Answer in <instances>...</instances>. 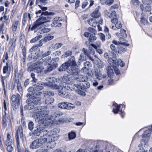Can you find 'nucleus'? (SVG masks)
<instances>
[{
    "instance_id": "obj_1",
    "label": "nucleus",
    "mask_w": 152,
    "mask_h": 152,
    "mask_svg": "<svg viewBox=\"0 0 152 152\" xmlns=\"http://www.w3.org/2000/svg\"><path fill=\"white\" fill-rule=\"evenodd\" d=\"M59 72L66 71L69 75H76L79 73L76 61L74 56H71L67 61L58 68Z\"/></svg>"
},
{
    "instance_id": "obj_2",
    "label": "nucleus",
    "mask_w": 152,
    "mask_h": 152,
    "mask_svg": "<svg viewBox=\"0 0 152 152\" xmlns=\"http://www.w3.org/2000/svg\"><path fill=\"white\" fill-rule=\"evenodd\" d=\"M62 115V113L57 112L55 113L54 114L51 115L48 118V119L39 116L37 117V118H36V121H38L40 125H42L43 126H44L45 127L52 126L53 121H55L58 120L59 122L57 124H60L61 122H63V120L60 118L58 119V118L61 115Z\"/></svg>"
},
{
    "instance_id": "obj_3",
    "label": "nucleus",
    "mask_w": 152,
    "mask_h": 152,
    "mask_svg": "<svg viewBox=\"0 0 152 152\" xmlns=\"http://www.w3.org/2000/svg\"><path fill=\"white\" fill-rule=\"evenodd\" d=\"M108 61L110 66L108 65L106 68V70L108 76L110 78L112 77L114 74L113 69L114 67L118 66L119 65L121 67H122L125 65L124 63L121 59L117 60L114 57L109 58Z\"/></svg>"
},
{
    "instance_id": "obj_4",
    "label": "nucleus",
    "mask_w": 152,
    "mask_h": 152,
    "mask_svg": "<svg viewBox=\"0 0 152 152\" xmlns=\"http://www.w3.org/2000/svg\"><path fill=\"white\" fill-rule=\"evenodd\" d=\"M51 12H49L48 11L42 12L40 16H39V18L35 21L31 28V30L33 31L36 29L37 27L40 25L47 22H49L51 19V17L48 16L50 15Z\"/></svg>"
},
{
    "instance_id": "obj_5",
    "label": "nucleus",
    "mask_w": 152,
    "mask_h": 152,
    "mask_svg": "<svg viewBox=\"0 0 152 152\" xmlns=\"http://www.w3.org/2000/svg\"><path fill=\"white\" fill-rule=\"evenodd\" d=\"M90 51H88L87 49L83 48L82 51L83 53L80 54L79 60L83 61L86 60L88 58L90 57V54L94 55L95 53L94 49H95V45L91 44L89 46Z\"/></svg>"
},
{
    "instance_id": "obj_6",
    "label": "nucleus",
    "mask_w": 152,
    "mask_h": 152,
    "mask_svg": "<svg viewBox=\"0 0 152 152\" xmlns=\"http://www.w3.org/2000/svg\"><path fill=\"white\" fill-rule=\"evenodd\" d=\"M35 95H32V93H28L26 95V97L28 99L26 100V102H31L34 105H35V107H39L37 105L40 104L41 103V98L38 96H35Z\"/></svg>"
},
{
    "instance_id": "obj_7",
    "label": "nucleus",
    "mask_w": 152,
    "mask_h": 152,
    "mask_svg": "<svg viewBox=\"0 0 152 152\" xmlns=\"http://www.w3.org/2000/svg\"><path fill=\"white\" fill-rule=\"evenodd\" d=\"M47 137H40L32 141L30 144V148L31 149L37 148L44 144L47 141Z\"/></svg>"
},
{
    "instance_id": "obj_8",
    "label": "nucleus",
    "mask_w": 152,
    "mask_h": 152,
    "mask_svg": "<svg viewBox=\"0 0 152 152\" xmlns=\"http://www.w3.org/2000/svg\"><path fill=\"white\" fill-rule=\"evenodd\" d=\"M90 86V83L86 80L81 83H77V84H68L66 87H69V88L70 89L71 91H73L75 87L77 88H80L81 90H84L85 89L88 88Z\"/></svg>"
},
{
    "instance_id": "obj_9",
    "label": "nucleus",
    "mask_w": 152,
    "mask_h": 152,
    "mask_svg": "<svg viewBox=\"0 0 152 152\" xmlns=\"http://www.w3.org/2000/svg\"><path fill=\"white\" fill-rule=\"evenodd\" d=\"M34 133L37 136H40L41 137L50 135L49 132H48L46 128L41 125L37 126L34 130Z\"/></svg>"
},
{
    "instance_id": "obj_10",
    "label": "nucleus",
    "mask_w": 152,
    "mask_h": 152,
    "mask_svg": "<svg viewBox=\"0 0 152 152\" xmlns=\"http://www.w3.org/2000/svg\"><path fill=\"white\" fill-rule=\"evenodd\" d=\"M20 136L21 139H23V130L21 127H18L15 134L16 139V145L17 149L18 152H22L21 147L20 144L19 136Z\"/></svg>"
},
{
    "instance_id": "obj_11",
    "label": "nucleus",
    "mask_w": 152,
    "mask_h": 152,
    "mask_svg": "<svg viewBox=\"0 0 152 152\" xmlns=\"http://www.w3.org/2000/svg\"><path fill=\"white\" fill-rule=\"evenodd\" d=\"M151 129L152 130V125L151 128H149L148 130H146L142 134V139L140 141L141 144L145 145L148 141L150 139L151 132H152Z\"/></svg>"
},
{
    "instance_id": "obj_12",
    "label": "nucleus",
    "mask_w": 152,
    "mask_h": 152,
    "mask_svg": "<svg viewBox=\"0 0 152 152\" xmlns=\"http://www.w3.org/2000/svg\"><path fill=\"white\" fill-rule=\"evenodd\" d=\"M54 95L53 92L49 91L44 94L43 99L45 100L46 104H50L54 101V99L52 97Z\"/></svg>"
},
{
    "instance_id": "obj_13",
    "label": "nucleus",
    "mask_w": 152,
    "mask_h": 152,
    "mask_svg": "<svg viewBox=\"0 0 152 152\" xmlns=\"http://www.w3.org/2000/svg\"><path fill=\"white\" fill-rule=\"evenodd\" d=\"M39 108V110H38V112H36L39 113V116L45 118H47L48 119V118L51 115L54 114V113L57 112H59L58 111L54 112L53 113H52L50 115H49V111L46 108L45 109H42L41 107H38Z\"/></svg>"
},
{
    "instance_id": "obj_14",
    "label": "nucleus",
    "mask_w": 152,
    "mask_h": 152,
    "mask_svg": "<svg viewBox=\"0 0 152 152\" xmlns=\"http://www.w3.org/2000/svg\"><path fill=\"white\" fill-rule=\"evenodd\" d=\"M42 84V82H38L35 84V86L33 88V92L32 95L36 96H39L42 94L41 91L43 88V86L41 84Z\"/></svg>"
},
{
    "instance_id": "obj_15",
    "label": "nucleus",
    "mask_w": 152,
    "mask_h": 152,
    "mask_svg": "<svg viewBox=\"0 0 152 152\" xmlns=\"http://www.w3.org/2000/svg\"><path fill=\"white\" fill-rule=\"evenodd\" d=\"M100 8V6H98V8L96 9V24H98L97 27L98 28V30L100 31L102 30V27L99 24L102 25V19L100 18V19L99 20L97 19V18H99L100 16V13L99 12V10Z\"/></svg>"
},
{
    "instance_id": "obj_16",
    "label": "nucleus",
    "mask_w": 152,
    "mask_h": 152,
    "mask_svg": "<svg viewBox=\"0 0 152 152\" xmlns=\"http://www.w3.org/2000/svg\"><path fill=\"white\" fill-rule=\"evenodd\" d=\"M88 30L92 33L85 32L84 33V35L86 37H89V41L90 42H92L93 40H94L95 39V29L89 27L88 28Z\"/></svg>"
},
{
    "instance_id": "obj_17",
    "label": "nucleus",
    "mask_w": 152,
    "mask_h": 152,
    "mask_svg": "<svg viewBox=\"0 0 152 152\" xmlns=\"http://www.w3.org/2000/svg\"><path fill=\"white\" fill-rule=\"evenodd\" d=\"M38 47L37 45L33 46L29 50V51L31 53V58L37 59L39 58L40 56L39 53H37L39 51V49H37Z\"/></svg>"
},
{
    "instance_id": "obj_18",
    "label": "nucleus",
    "mask_w": 152,
    "mask_h": 152,
    "mask_svg": "<svg viewBox=\"0 0 152 152\" xmlns=\"http://www.w3.org/2000/svg\"><path fill=\"white\" fill-rule=\"evenodd\" d=\"M55 79L53 77V80L52 81H49L47 83L42 82V84H41V85H42L43 86L47 87L48 88L50 87L51 88L59 89L60 88V86L58 85L55 84V82L54 81V80Z\"/></svg>"
},
{
    "instance_id": "obj_19",
    "label": "nucleus",
    "mask_w": 152,
    "mask_h": 152,
    "mask_svg": "<svg viewBox=\"0 0 152 152\" xmlns=\"http://www.w3.org/2000/svg\"><path fill=\"white\" fill-rule=\"evenodd\" d=\"M27 104L25 105L24 107V110H31V112L33 113H36V112H38L39 108L37 107H35V105H34L31 102H26Z\"/></svg>"
},
{
    "instance_id": "obj_20",
    "label": "nucleus",
    "mask_w": 152,
    "mask_h": 152,
    "mask_svg": "<svg viewBox=\"0 0 152 152\" xmlns=\"http://www.w3.org/2000/svg\"><path fill=\"white\" fill-rule=\"evenodd\" d=\"M62 18L59 17H56L54 18L53 23L51 24L52 27H60L61 26Z\"/></svg>"
},
{
    "instance_id": "obj_21",
    "label": "nucleus",
    "mask_w": 152,
    "mask_h": 152,
    "mask_svg": "<svg viewBox=\"0 0 152 152\" xmlns=\"http://www.w3.org/2000/svg\"><path fill=\"white\" fill-rule=\"evenodd\" d=\"M45 61L47 62L48 64L52 65H53L54 67H57L58 64L57 62L58 61L59 58L58 57L54 58L52 59H51V58H45Z\"/></svg>"
},
{
    "instance_id": "obj_22",
    "label": "nucleus",
    "mask_w": 152,
    "mask_h": 152,
    "mask_svg": "<svg viewBox=\"0 0 152 152\" xmlns=\"http://www.w3.org/2000/svg\"><path fill=\"white\" fill-rule=\"evenodd\" d=\"M96 152H103V145L102 142L99 140L96 142Z\"/></svg>"
},
{
    "instance_id": "obj_23",
    "label": "nucleus",
    "mask_w": 152,
    "mask_h": 152,
    "mask_svg": "<svg viewBox=\"0 0 152 152\" xmlns=\"http://www.w3.org/2000/svg\"><path fill=\"white\" fill-rule=\"evenodd\" d=\"M70 77H69V76H68V75H64L63 77L62 78V80L65 83V85H63V86L64 87V88H66L67 90H70V89L69 88V87H65L66 86H67V85L68 84H70L69 83H68V82L70 81Z\"/></svg>"
},
{
    "instance_id": "obj_24",
    "label": "nucleus",
    "mask_w": 152,
    "mask_h": 152,
    "mask_svg": "<svg viewBox=\"0 0 152 152\" xmlns=\"http://www.w3.org/2000/svg\"><path fill=\"white\" fill-rule=\"evenodd\" d=\"M75 78V82H76L77 84L85 81L87 80V79L86 76L81 75H79L78 77Z\"/></svg>"
},
{
    "instance_id": "obj_25",
    "label": "nucleus",
    "mask_w": 152,
    "mask_h": 152,
    "mask_svg": "<svg viewBox=\"0 0 152 152\" xmlns=\"http://www.w3.org/2000/svg\"><path fill=\"white\" fill-rule=\"evenodd\" d=\"M84 67L81 70V72L86 73L89 70V68L91 66V64L90 62L86 61L84 63Z\"/></svg>"
},
{
    "instance_id": "obj_26",
    "label": "nucleus",
    "mask_w": 152,
    "mask_h": 152,
    "mask_svg": "<svg viewBox=\"0 0 152 152\" xmlns=\"http://www.w3.org/2000/svg\"><path fill=\"white\" fill-rule=\"evenodd\" d=\"M45 137L47 138V140H48V142H49L50 144H51V142H54L58 139V137L57 136L51 135L50 134V135H47V136H46Z\"/></svg>"
},
{
    "instance_id": "obj_27",
    "label": "nucleus",
    "mask_w": 152,
    "mask_h": 152,
    "mask_svg": "<svg viewBox=\"0 0 152 152\" xmlns=\"http://www.w3.org/2000/svg\"><path fill=\"white\" fill-rule=\"evenodd\" d=\"M60 86V88L62 87V89L59 91L58 92V95L61 96L64 98L67 97V96L68 95V93L64 90L65 88L63 89V86H61V85Z\"/></svg>"
},
{
    "instance_id": "obj_28",
    "label": "nucleus",
    "mask_w": 152,
    "mask_h": 152,
    "mask_svg": "<svg viewBox=\"0 0 152 152\" xmlns=\"http://www.w3.org/2000/svg\"><path fill=\"white\" fill-rule=\"evenodd\" d=\"M20 96L19 94H17L16 96L13 95L11 97V100L13 103L20 102Z\"/></svg>"
},
{
    "instance_id": "obj_29",
    "label": "nucleus",
    "mask_w": 152,
    "mask_h": 152,
    "mask_svg": "<svg viewBox=\"0 0 152 152\" xmlns=\"http://www.w3.org/2000/svg\"><path fill=\"white\" fill-rule=\"evenodd\" d=\"M19 24V20H15L12 22V32H15L16 31L18 25Z\"/></svg>"
},
{
    "instance_id": "obj_30",
    "label": "nucleus",
    "mask_w": 152,
    "mask_h": 152,
    "mask_svg": "<svg viewBox=\"0 0 152 152\" xmlns=\"http://www.w3.org/2000/svg\"><path fill=\"white\" fill-rule=\"evenodd\" d=\"M20 114L21 115V122L22 125L23 126H25L26 125V121L24 116V114L23 113V107L22 105L20 106Z\"/></svg>"
},
{
    "instance_id": "obj_31",
    "label": "nucleus",
    "mask_w": 152,
    "mask_h": 152,
    "mask_svg": "<svg viewBox=\"0 0 152 152\" xmlns=\"http://www.w3.org/2000/svg\"><path fill=\"white\" fill-rule=\"evenodd\" d=\"M96 64L99 68H102L104 66L103 62L96 55Z\"/></svg>"
},
{
    "instance_id": "obj_32",
    "label": "nucleus",
    "mask_w": 152,
    "mask_h": 152,
    "mask_svg": "<svg viewBox=\"0 0 152 152\" xmlns=\"http://www.w3.org/2000/svg\"><path fill=\"white\" fill-rule=\"evenodd\" d=\"M151 6H152V5H145V6H144L142 5H141L140 6V8L142 11L144 10L146 12H150L151 10Z\"/></svg>"
},
{
    "instance_id": "obj_33",
    "label": "nucleus",
    "mask_w": 152,
    "mask_h": 152,
    "mask_svg": "<svg viewBox=\"0 0 152 152\" xmlns=\"http://www.w3.org/2000/svg\"><path fill=\"white\" fill-rule=\"evenodd\" d=\"M140 19V22L142 24L145 25L148 24V18L147 16H143L142 15Z\"/></svg>"
},
{
    "instance_id": "obj_34",
    "label": "nucleus",
    "mask_w": 152,
    "mask_h": 152,
    "mask_svg": "<svg viewBox=\"0 0 152 152\" xmlns=\"http://www.w3.org/2000/svg\"><path fill=\"white\" fill-rule=\"evenodd\" d=\"M60 130L59 128H57L53 129L50 131H48V132L50 133L49 134H50V135L55 136L56 135V134L57 133H58L60 132Z\"/></svg>"
},
{
    "instance_id": "obj_35",
    "label": "nucleus",
    "mask_w": 152,
    "mask_h": 152,
    "mask_svg": "<svg viewBox=\"0 0 152 152\" xmlns=\"http://www.w3.org/2000/svg\"><path fill=\"white\" fill-rule=\"evenodd\" d=\"M126 47L127 46L125 45L121 44L118 46V49L117 51L118 53L121 54L123 52L126 51Z\"/></svg>"
},
{
    "instance_id": "obj_36",
    "label": "nucleus",
    "mask_w": 152,
    "mask_h": 152,
    "mask_svg": "<svg viewBox=\"0 0 152 152\" xmlns=\"http://www.w3.org/2000/svg\"><path fill=\"white\" fill-rule=\"evenodd\" d=\"M14 82L17 84V89L19 92L22 91V87L21 83L19 82V79H15Z\"/></svg>"
},
{
    "instance_id": "obj_37",
    "label": "nucleus",
    "mask_w": 152,
    "mask_h": 152,
    "mask_svg": "<svg viewBox=\"0 0 152 152\" xmlns=\"http://www.w3.org/2000/svg\"><path fill=\"white\" fill-rule=\"evenodd\" d=\"M72 54V51L71 50H68L66 52L61 56V58H65L71 55Z\"/></svg>"
},
{
    "instance_id": "obj_38",
    "label": "nucleus",
    "mask_w": 152,
    "mask_h": 152,
    "mask_svg": "<svg viewBox=\"0 0 152 152\" xmlns=\"http://www.w3.org/2000/svg\"><path fill=\"white\" fill-rule=\"evenodd\" d=\"M119 40L120 41L118 42V43L121 45H125L126 46H129V44L126 43L127 41L124 38L120 37L119 38Z\"/></svg>"
},
{
    "instance_id": "obj_39",
    "label": "nucleus",
    "mask_w": 152,
    "mask_h": 152,
    "mask_svg": "<svg viewBox=\"0 0 152 152\" xmlns=\"http://www.w3.org/2000/svg\"><path fill=\"white\" fill-rule=\"evenodd\" d=\"M80 89H81L80 88H77L75 87L73 90H75L76 92L80 95L83 96H85L86 95L85 92L83 91V90H80Z\"/></svg>"
},
{
    "instance_id": "obj_40",
    "label": "nucleus",
    "mask_w": 152,
    "mask_h": 152,
    "mask_svg": "<svg viewBox=\"0 0 152 152\" xmlns=\"http://www.w3.org/2000/svg\"><path fill=\"white\" fill-rule=\"evenodd\" d=\"M42 37V36L39 35L32 39L30 41V43H34L39 40Z\"/></svg>"
},
{
    "instance_id": "obj_41",
    "label": "nucleus",
    "mask_w": 152,
    "mask_h": 152,
    "mask_svg": "<svg viewBox=\"0 0 152 152\" xmlns=\"http://www.w3.org/2000/svg\"><path fill=\"white\" fill-rule=\"evenodd\" d=\"M68 137L70 140L75 139L76 137V134L75 132H72L68 134Z\"/></svg>"
},
{
    "instance_id": "obj_42",
    "label": "nucleus",
    "mask_w": 152,
    "mask_h": 152,
    "mask_svg": "<svg viewBox=\"0 0 152 152\" xmlns=\"http://www.w3.org/2000/svg\"><path fill=\"white\" fill-rule=\"evenodd\" d=\"M87 22L90 26L95 27V19L91 18L88 20Z\"/></svg>"
},
{
    "instance_id": "obj_43",
    "label": "nucleus",
    "mask_w": 152,
    "mask_h": 152,
    "mask_svg": "<svg viewBox=\"0 0 152 152\" xmlns=\"http://www.w3.org/2000/svg\"><path fill=\"white\" fill-rule=\"evenodd\" d=\"M16 40L15 39V41L14 40V39H10V42L9 43V45H11V48L12 49H14L15 45V41Z\"/></svg>"
},
{
    "instance_id": "obj_44",
    "label": "nucleus",
    "mask_w": 152,
    "mask_h": 152,
    "mask_svg": "<svg viewBox=\"0 0 152 152\" xmlns=\"http://www.w3.org/2000/svg\"><path fill=\"white\" fill-rule=\"evenodd\" d=\"M31 77L32 78V80L31 81L32 82L35 83H38V79L35 77V74L33 73H31Z\"/></svg>"
},
{
    "instance_id": "obj_45",
    "label": "nucleus",
    "mask_w": 152,
    "mask_h": 152,
    "mask_svg": "<svg viewBox=\"0 0 152 152\" xmlns=\"http://www.w3.org/2000/svg\"><path fill=\"white\" fill-rule=\"evenodd\" d=\"M115 106V108L113 109V111L115 114H117L119 111L120 105H117V104H116Z\"/></svg>"
},
{
    "instance_id": "obj_46",
    "label": "nucleus",
    "mask_w": 152,
    "mask_h": 152,
    "mask_svg": "<svg viewBox=\"0 0 152 152\" xmlns=\"http://www.w3.org/2000/svg\"><path fill=\"white\" fill-rule=\"evenodd\" d=\"M142 1L145 5L152 6V0H142Z\"/></svg>"
},
{
    "instance_id": "obj_47",
    "label": "nucleus",
    "mask_w": 152,
    "mask_h": 152,
    "mask_svg": "<svg viewBox=\"0 0 152 152\" xmlns=\"http://www.w3.org/2000/svg\"><path fill=\"white\" fill-rule=\"evenodd\" d=\"M49 65L48 66H47V68L45 70L46 73L50 72L53 69L56 68V67H54L53 65Z\"/></svg>"
},
{
    "instance_id": "obj_48",
    "label": "nucleus",
    "mask_w": 152,
    "mask_h": 152,
    "mask_svg": "<svg viewBox=\"0 0 152 152\" xmlns=\"http://www.w3.org/2000/svg\"><path fill=\"white\" fill-rule=\"evenodd\" d=\"M34 124L33 122L32 121H30L28 125V129L30 131L34 129Z\"/></svg>"
},
{
    "instance_id": "obj_49",
    "label": "nucleus",
    "mask_w": 152,
    "mask_h": 152,
    "mask_svg": "<svg viewBox=\"0 0 152 152\" xmlns=\"http://www.w3.org/2000/svg\"><path fill=\"white\" fill-rule=\"evenodd\" d=\"M50 31V29L48 28H44L42 29H41L40 28L39 30V32L40 33V34H42L48 32Z\"/></svg>"
},
{
    "instance_id": "obj_50",
    "label": "nucleus",
    "mask_w": 152,
    "mask_h": 152,
    "mask_svg": "<svg viewBox=\"0 0 152 152\" xmlns=\"http://www.w3.org/2000/svg\"><path fill=\"white\" fill-rule=\"evenodd\" d=\"M120 36H122L124 37H126L127 35L126 34V31L124 29L121 28L120 30Z\"/></svg>"
},
{
    "instance_id": "obj_51",
    "label": "nucleus",
    "mask_w": 152,
    "mask_h": 152,
    "mask_svg": "<svg viewBox=\"0 0 152 152\" xmlns=\"http://www.w3.org/2000/svg\"><path fill=\"white\" fill-rule=\"evenodd\" d=\"M5 115H3L2 119L3 127L4 128H5L7 126V121Z\"/></svg>"
},
{
    "instance_id": "obj_52",
    "label": "nucleus",
    "mask_w": 152,
    "mask_h": 152,
    "mask_svg": "<svg viewBox=\"0 0 152 152\" xmlns=\"http://www.w3.org/2000/svg\"><path fill=\"white\" fill-rule=\"evenodd\" d=\"M20 102L13 103L12 104V107L14 110H16L19 107Z\"/></svg>"
},
{
    "instance_id": "obj_53",
    "label": "nucleus",
    "mask_w": 152,
    "mask_h": 152,
    "mask_svg": "<svg viewBox=\"0 0 152 152\" xmlns=\"http://www.w3.org/2000/svg\"><path fill=\"white\" fill-rule=\"evenodd\" d=\"M110 47L113 51L112 53L113 54H115V53L117 52L118 51L114 45L113 44H111Z\"/></svg>"
},
{
    "instance_id": "obj_54",
    "label": "nucleus",
    "mask_w": 152,
    "mask_h": 152,
    "mask_svg": "<svg viewBox=\"0 0 152 152\" xmlns=\"http://www.w3.org/2000/svg\"><path fill=\"white\" fill-rule=\"evenodd\" d=\"M66 102H62L58 104V106L61 109H66Z\"/></svg>"
},
{
    "instance_id": "obj_55",
    "label": "nucleus",
    "mask_w": 152,
    "mask_h": 152,
    "mask_svg": "<svg viewBox=\"0 0 152 152\" xmlns=\"http://www.w3.org/2000/svg\"><path fill=\"white\" fill-rule=\"evenodd\" d=\"M62 45V44L61 43H57L54 45L53 48V49L57 50L61 48Z\"/></svg>"
},
{
    "instance_id": "obj_56",
    "label": "nucleus",
    "mask_w": 152,
    "mask_h": 152,
    "mask_svg": "<svg viewBox=\"0 0 152 152\" xmlns=\"http://www.w3.org/2000/svg\"><path fill=\"white\" fill-rule=\"evenodd\" d=\"M72 105H73V104L66 102V109L69 110L72 108Z\"/></svg>"
},
{
    "instance_id": "obj_57",
    "label": "nucleus",
    "mask_w": 152,
    "mask_h": 152,
    "mask_svg": "<svg viewBox=\"0 0 152 152\" xmlns=\"http://www.w3.org/2000/svg\"><path fill=\"white\" fill-rule=\"evenodd\" d=\"M6 66H4L3 68V72L4 74L6 73L8 71V63L7 62L6 63Z\"/></svg>"
},
{
    "instance_id": "obj_58",
    "label": "nucleus",
    "mask_w": 152,
    "mask_h": 152,
    "mask_svg": "<svg viewBox=\"0 0 152 152\" xmlns=\"http://www.w3.org/2000/svg\"><path fill=\"white\" fill-rule=\"evenodd\" d=\"M6 77L5 76H1V82L3 86L4 91H5V83L4 81L5 80Z\"/></svg>"
},
{
    "instance_id": "obj_59",
    "label": "nucleus",
    "mask_w": 152,
    "mask_h": 152,
    "mask_svg": "<svg viewBox=\"0 0 152 152\" xmlns=\"http://www.w3.org/2000/svg\"><path fill=\"white\" fill-rule=\"evenodd\" d=\"M98 35L100 37V39L102 40L103 42L105 41V36L102 33H100L98 34Z\"/></svg>"
},
{
    "instance_id": "obj_60",
    "label": "nucleus",
    "mask_w": 152,
    "mask_h": 152,
    "mask_svg": "<svg viewBox=\"0 0 152 152\" xmlns=\"http://www.w3.org/2000/svg\"><path fill=\"white\" fill-rule=\"evenodd\" d=\"M4 143L5 145L7 146L10 145H12L13 143V141L12 140H10V141H8V140H7L4 141Z\"/></svg>"
},
{
    "instance_id": "obj_61",
    "label": "nucleus",
    "mask_w": 152,
    "mask_h": 152,
    "mask_svg": "<svg viewBox=\"0 0 152 152\" xmlns=\"http://www.w3.org/2000/svg\"><path fill=\"white\" fill-rule=\"evenodd\" d=\"M115 26L116 28L119 29L122 27V25L120 22H119L118 21L115 24Z\"/></svg>"
},
{
    "instance_id": "obj_62",
    "label": "nucleus",
    "mask_w": 152,
    "mask_h": 152,
    "mask_svg": "<svg viewBox=\"0 0 152 152\" xmlns=\"http://www.w3.org/2000/svg\"><path fill=\"white\" fill-rule=\"evenodd\" d=\"M51 53V52L50 51H48L47 52H45V53L42 54V56H41V58H42H42L45 57L47 56H48L50 55Z\"/></svg>"
},
{
    "instance_id": "obj_63",
    "label": "nucleus",
    "mask_w": 152,
    "mask_h": 152,
    "mask_svg": "<svg viewBox=\"0 0 152 152\" xmlns=\"http://www.w3.org/2000/svg\"><path fill=\"white\" fill-rule=\"evenodd\" d=\"M12 145H10L7 146V150L8 152H11L13 150V147L12 146Z\"/></svg>"
},
{
    "instance_id": "obj_64",
    "label": "nucleus",
    "mask_w": 152,
    "mask_h": 152,
    "mask_svg": "<svg viewBox=\"0 0 152 152\" xmlns=\"http://www.w3.org/2000/svg\"><path fill=\"white\" fill-rule=\"evenodd\" d=\"M95 74L94 75L93 73H91L90 74V75L89 76V78L90 80H91V81H95V78L94 77V76Z\"/></svg>"
}]
</instances>
